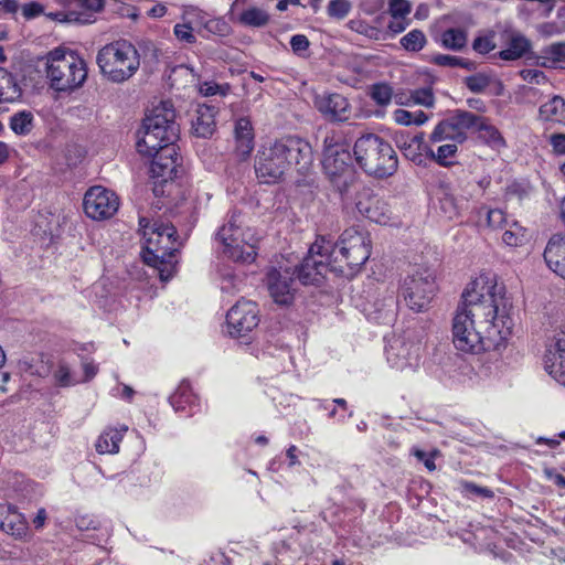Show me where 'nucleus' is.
Returning a JSON list of instances; mask_svg holds the SVG:
<instances>
[{
  "label": "nucleus",
  "instance_id": "obj_1",
  "mask_svg": "<svg viewBox=\"0 0 565 565\" xmlns=\"http://www.w3.org/2000/svg\"><path fill=\"white\" fill-rule=\"evenodd\" d=\"M512 305L495 276L480 274L465 288L452 319L458 351L479 354L499 350L512 333Z\"/></svg>",
  "mask_w": 565,
  "mask_h": 565
},
{
  "label": "nucleus",
  "instance_id": "obj_2",
  "mask_svg": "<svg viewBox=\"0 0 565 565\" xmlns=\"http://www.w3.org/2000/svg\"><path fill=\"white\" fill-rule=\"evenodd\" d=\"M312 162L309 142L287 137L262 146L256 156L255 172L263 183L278 182L291 164L306 169Z\"/></svg>",
  "mask_w": 565,
  "mask_h": 565
},
{
  "label": "nucleus",
  "instance_id": "obj_3",
  "mask_svg": "<svg viewBox=\"0 0 565 565\" xmlns=\"http://www.w3.org/2000/svg\"><path fill=\"white\" fill-rule=\"evenodd\" d=\"M139 225L145 239V263L158 269L161 280H169L174 275L178 264L175 253L179 244L174 226L161 221L151 223L145 217L139 220Z\"/></svg>",
  "mask_w": 565,
  "mask_h": 565
},
{
  "label": "nucleus",
  "instance_id": "obj_4",
  "mask_svg": "<svg viewBox=\"0 0 565 565\" xmlns=\"http://www.w3.org/2000/svg\"><path fill=\"white\" fill-rule=\"evenodd\" d=\"M179 125L175 110L170 100H161L153 106L143 119L137 136V151L142 156H152L163 147L175 146Z\"/></svg>",
  "mask_w": 565,
  "mask_h": 565
},
{
  "label": "nucleus",
  "instance_id": "obj_5",
  "mask_svg": "<svg viewBox=\"0 0 565 565\" xmlns=\"http://www.w3.org/2000/svg\"><path fill=\"white\" fill-rule=\"evenodd\" d=\"M353 151L359 166L370 175L386 178L397 170L395 150L388 141L377 135L361 136L355 141Z\"/></svg>",
  "mask_w": 565,
  "mask_h": 565
},
{
  "label": "nucleus",
  "instance_id": "obj_6",
  "mask_svg": "<svg viewBox=\"0 0 565 565\" xmlns=\"http://www.w3.org/2000/svg\"><path fill=\"white\" fill-rule=\"evenodd\" d=\"M96 62L107 81L120 84L137 73L140 55L134 44L118 40L104 45L97 53Z\"/></svg>",
  "mask_w": 565,
  "mask_h": 565
},
{
  "label": "nucleus",
  "instance_id": "obj_7",
  "mask_svg": "<svg viewBox=\"0 0 565 565\" xmlns=\"http://www.w3.org/2000/svg\"><path fill=\"white\" fill-rule=\"evenodd\" d=\"M46 76L55 90L71 92L86 81V63L73 51L54 49L46 57Z\"/></svg>",
  "mask_w": 565,
  "mask_h": 565
},
{
  "label": "nucleus",
  "instance_id": "obj_8",
  "mask_svg": "<svg viewBox=\"0 0 565 565\" xmlns=\"http://www.w3.org/2000/svg\"><path fill=\"white\" fill-rule=\"evenodd\" d=\"M241 215L233 213L230 220L218 230L216 239L222 253L230 259L241 263H253L257 255V237L252 228L242 226Z\"/></svg>",
  "mask_w": 565,
  "mask_h": 565
},
{
  "label": "nucleus",
  "instance_id": "obj_9",
  "mask_svg": "<svg viewBox=\"0 0 565 565\" xmlns=\"http://www.w3.org/2000/svg\"><path fill=\"white\" fill-rule=\"evenodd\" d=\"M328 270L343 273V265L338 264L333 243L323 236L310 246L308 256L298 268V278L303 285L319 284Z\"/></svg>",
  "mask_w": 565,
  "mask_h": 565
},
{
  "label": "nucleus",
  "instance_id": "obj_10",
  "mask_svg": "<svg viewBox=\"0 0 565 565\" xmlns=\"http://www.w3.org/2000/svg\"><path fill=\"white\" fill-rule=\"evenodd\" d=\"M434 273L428 268H413L404 278L401 294L406 305L414 311L426 310L436 292Z\"/></svg>",
  "mask_w": 565,
  "mask_h": 565
},
{
  "label": "nucleus",
  "instance_id": "obj_11",
  "mask_svg": "<svg viewBox=\"0 0 565 565\" xmlns=\"http://www.w3.org/2000/svg\"><path fill=\"white\" fill-rule=\"evenodd\" d=\"M334 256H338V264L345 262L350 269H355L365 264L371 255V239L366 231L360 226H351L340 235Z\"/></svg>",
  "mask_w": 565,
  "mask_h": 565
},
{
  "label": "nucleus",
  "instance_id": "obj_12",
  "mask_svg": "<svg viewBox=\"0 0 565 565\" xmlns=\"http://www.w3.org/2000/svg\"><path fill=\"white\" fill-rule=\"evenodd\" d=\"M478 124V116L466 110H456L447 119L441 120L429 136V143L454 141L462 143L467 140L468 131Z\"/></svg>",
  "mask_w": 565,
  "mask_h": 565
},
{
  "label": "nucleus",
  "instance_id": "obj_13",
  "mask_svg": "<svg viewBox=\"0 0 565 565\" xmlns=\"http://www.w3.org/2000/svg\"><path fill=\"white\" fill-rule=\"evenodd\" d=\"M228 333L241 338L252 332L259 323V310L256 302L250 300L237 301L227 312Z\"/></svg>",
  "mask_w": 565,
  "mask_h": 565
},
{
  "label": "nucleus",
  "instance_id": "obj_14",
  "mask_svg": "<svg viewBox=\"0 0 565 565\" xmlns=\"http://www.w3.org/2000/svg\"><path fill=\"white\" fill-rule=\"evenodd\" d=\"M84 211L93 220L110 218L119 207V199L115 192L100 186H92L84 196Z\"/></svg>",
  "mask_w": 565,
  "mask_h": 565
},
{
  "label": "nucleus",
  "instance_id": "obj_15",
  "mask_svg": "<svg viewBox=\"0 0 565 565\" xmlns=\"http://www.w3.org/2000/svg\"><path fill=\"white\" fill-rule=\"evenodd\" d=\"M420 353V342L395 338L386 350V359L393 369L399 371L414 370L419 365Z\"/></svg>",
  "mask_w": 565,
  "mask_h": 565
},
{
  "label": "nucleus",
  "instance_id": "obj_16",
  "mask_svg": "<svg viewBox=\"0 0 565 565\" xmlns=\"http://www.w3.org/2000/svg\"><path fill=\"white\" fill-rule=\"evenodd\" d=\"M356 209L363 216L380 225H388L392 222V210L388 203L369 190H363L359 194Z\"/></svg>",
  "mask_w": 565,
  "mask_h": 565
},
{
  "label": "nucleus",
  "instance_id": "obj_17",
  "mask_svg": "<svg viewBox=\"0 0 565 565\" xmlns=\"http://www.w3.org/2000/svg\"><path fill=\"white\" fill-rule=\"evenodd\" d=\"M267 288L276 303L288 306L292 302L296 287L288 269H270L267 274Z\"/></svg>",
  "mask_w": 565,
  "mask_h": 565
},
{
  "label": "nucleus",
  "instance_id": "obj_18",
  "mask_svg": "<svg viewBox=\"0 0 565 565\" xmlns=\"http://www.w3.org/2000/svg\"><path fill=\"white\" fill-rule=\"evenodd\" d=\"M544 367L553 379L565 386V331L562 330L554 335L544 355Z\"/></svg>",
  "mask_w": 565,
  "mask_h": 565
},
{
  "label": "nucleus",
  "instance_id": "obj_19",
  "mask_svg": "<svg viewBox=\"0 0 565 565\" xmlns=\"http://www.w3.org/2000/svg\"><path fill=\"white\" fill-rule=\"evenodd\" d=\"M152 159L150 172L162 182L172 180L178 173V157L175 146H168L150 156Z\"/></svg>",
  "mask_w": 565,
  "mask_h": 565
},
{
  "label": "nucleus",
  "instance_id": "obj_20",
  "mask_svg": "<svg viewBox=\"0 0 565 565\" xmlns=\"http://www.w3.org/2000/svg\"><path fill=\"white\" fill-rule=\"evenodd\" d=\"M0 530L18 540L29 536V524L15 507L0 503Z\"/></svg>",
  "mask_w": 565,
  "mask_h": 565
},
{
  "label": "nucleus",
  "instance_id": "obj_21",
  "mask_svg": "<svg viewBox=\"0 0 565 565\" xmlns=\"http://www.w3.org/2000/svg\"><path fill=\"white\" fill-rule=\"evenodd\" d=\"M315 104L318 110L331 120L344 121L350 118V104L348 99L340 94L318 96Z\"/></svg>",
  "mask_w": 565,
  "mask_h": 565
},
{
  "label": "nucleus",
  "instance_id": "obj_22",
  "mask_svg": "<svg viewBox=\"0 0 565 565\" xmlns=\"http://www.w3.org/2000/svg\"><path fill=\"white\" fill-rule=\"evenodd\" d=\"M351 154L345 149H340V151L335 152H327L323 154L322 166L326 173L330 177L333 182H337L338 179H344L343 183H347L348 175L351 174Z\"/></svg>",
  "mask_w": 565,
  "mask_h": 565
},
{
  "label": "nucleus",
  "instance_id": "obj_23",
  "mask_svg": "<svg viewBox=\"0 0 565 565\" xmlns=\"http://www.w3.org/2000/svg\"><path fill=\"white\" fill-rule=\"evenodd\" d=\"M435 196L440 212L447 220L457 218L467 203L465 198H458L452 188L444 182L438 184Z\"/></svg>",
  "mask_w": 565,
  "mask_h": 565
},
{
  "label": "nucleus",
  "instance_id": "obj_24",
  "mask_svg": "<svg viewBox=\"0 0 565 565\" xmlns=\"http://www.w3.org/2000/svg\"><path fill=\"white\" fill-rule=\"evenodd\" d=\"M234 141L235 156L239 160L247 159L254 149V129L247 117H241L235 121Z\"/></svg>",
  "mask_w": 565,
  "mask_h": 565
},
{
  "label": "nucleus",
  "instance_id": "obj_25",
  "mask_svg": "<svg viewBox=\"0 0 565 565\" xmlns=\"http://www.w3.org/2000/svg\"><path fill=\"white\" fill-rule=\"evenodd\" d=\"M544 259L551 270L565 280V235H554L550 238Z\"/></svg>",
  "mask_w": 565,
  "mask_h": 565
},
{
  "label": "nucleus",
  "instance_id": "obj_26",
  "mask_svg": "<svg viewBox=\"0 0 565 565\" xmlns=\"http://www.w3.org/2000/svg\"><path fill=\"white\" fill-rule=\"evenodd\" d=\"M215 115V107L205 104L199 105L192 120L193 134L201 138L211 137L216 128Z\"/></svg>",
  "mask_w": 565,
  "mask_h": 565
},
{
  "label": "nucleus",
  "instance_id": "obj_27",
  "mask_svg": "<svg viewBox=\"0 0 565 565\" xmlns=\"http://www.w3.org/2000/svg\"><path fill=\"white\" fill-rule=\"evenodd\" d=\"M126 425L120 428L106 429L96 441V450L99 454H117L119 451V444L122 440L124 434L127 431Z\"/></svg>",
  "mask_w": 565,
  "mask_h": 565
},
{
  "label": "nucleus",
  "instance_id": "obj_28",
  "mask_svg": "<svg viewBox=\"0 0 565 565\" xmlns=\"http://www.w3.org/2000/svg\"><path fill=\"white\" fill-rule=\"evenodd\" d=\"M539 117L543 121H552L565 126V99L561 96L552 97L541 105Z\"/></svg>",
  "mask_w": 565,
  "mask_h": 565
},
{
  "label": "nucleus",
  "instance_id": "obj_29",
  "mask_svg": "<svg viewBox=\"0 0 565 565\" xmlns=\"http://www.w3.org/2000/svg\"><path fill=\"white\" fill-rule=\"evenodd\" d=\"M426 156L436 161L441 167H450L455 163L458 153V143L450 141L437 147L434 150L428 143L423 146Z\"/></svg>",
  "mask_w": 565,
  "mask_h": 565
},
{
  "label": "nucleus",
  "instance_id": "obj_30",
  "mask_svg": "<svg viewBox=\"0 0 565 565\" xmlns=\"http://www.w3.org/2000/svg\"><path fill=\"white\" fill-rule=\"evenodd\" d=\"M531 49V42L521 33H512L505 50L498 53L503 61H516L521 58Z\"/></svg>",
  "mask_w": 565,
  "mask_h": 565
},
{
  "label": "nucleus",
  "instance_id": "obj_31",
  "mask_svg": "<svg viewBox=\"0 0 565 565\" xmlns=\"http://www.w3.org/2000/svg\"><path fill=\"white\" fill-rule=\"evenodd\" d=\"M503 230L502 242L509 247H521L530 241L529 231L515 220L507 222Z\"/></svg>",
  "mask_w": 565,
  "mask_h": 565
},
{
  "label": "nucleus",
  "instance_id": "obj_32",
  "mask_svg": "<svg viewBox=\"0 0 565 565\" xmlns=\"http://www.w3.org/2000/svg\"><path fill=\"white\" fill-rule=\"evenodd\" d=\"M22 90L14 76L0 67V104L14 103L21 97Z\"/></svg>",
  "mask_w": 565,
  "mask_h": 565
},
{
  "label": "nucleus",
  "instance_id": "obj_33",
  "mask_svg": "<svg viewBox=\"0 0 565 565\" xmlns=\"http://www.w3.org/2000/svg\"><path fill=\"white\" fill-rule=\"evenodd\" d=\"M269 21V13L265 9L256 6L246 8L237 17V22L248 28H264Z\"/></svg>",
  "mask_w": 565,
  "mask_h": 565
},
{
  "label": "nucleus",
  "instance_id": "obj_34",
  "mask_svg": "<svg viewBox=\"0 0 565 565\" xmlns=\"http://www.w3.org/2000/svg\"><path fill=\"white\" fill-rule=\"evenodd\" d=\"M541 65L556 68L565 64V42H555L542 49Z\"/></svg>",
  "mask_w": 565,
  "mask_h": 565
},
{
  "label": "nucleus",
  "instance_id": "obj_35",
  "mask_svg": "<svg viewBox=\"0 0 565 565\" xmlns=\"http://www.w3.org/2000/svg\"><path fill=\"white\" fill-rule=\"evenodd\" d=\"M479 132V139L489 145L493 149L504 147L505 142L500 131L489 124L484 118L478 116V124L475 128Z\"/></svg>",
  "mask_w": 565,
  "mask_h": 565
},
{
  "label": "nucleus",
  "instance_id": "obj_36",
  "mask_svg": "<svg viewBox=\"0 0 565 565\" xmlns=\"http://www.w3.org/2000/svg\"><path fill=\"white\" fill-rule=\"evenodd\" d=\"M467 32L460 28H450L440 35L441 45L451 51H461L467 45Z\"/></svg>",
  "mask_w": 565,
  "mask_h": 565
},
{
  "label": "nucleus",
  "instance_id": "obj_37",
  "mask_svg": "<svg viewBox=\"0 0 565 565\" xmlns=\"http://www.w3.org/2000/svg\"><path fill=\"white\" fill-rule=\"evenodd\" d=\"M427 43L425 33L419 29H413L399 40L401 46L407 52H419Z\"/></svg>",
  "mask_w": 565,
  "mask_h": 565
},
{
  "label": "nucleus",
  "instance_id": "obj_38",
  "mask_svg": "<svg viewBox=\"0 0 565 565\" xmlns=\"http://www.w3.org/2000/svg\"><path fill=\"white\" fill-rule=\"evenodd\" d=\"M431 63L438 65V66H443V67H461V68H466V70H475L476 68V63L470 61V60H467V58H462V57H458V56H454V55H448V54H436V55H433L431 56Z\"/></svg>",
  "mask_w": 565,
  "mask_h": 565
},
{
  "label": "nucleus",
  "instance_id": "obj_39",
  "mask_svg": "<svg viewBox=\"0 0 565 565\" xmlns=\"http://www.w3.org/2000/svg\"><path fill=\"white\" fill-rule=\"evenodd\" d=\"M32 115L28 111H21L13 115L10 119V128L17 135H28L32 129Z\"/></svg>",
  "mask_w": 565,
  "mask_h": 565
},
{
  "label": "nucleus",
  "instance_id": "obj_40",
  "mask_svg": "<svg viewBox=\"0 0 565 565\" xmlns=\"http://www.w3.org/2000/svg\"><path fill=\"white\" fill-rule=\"evenodd\" d=\"M352 10L350 0H330L327 7L328 15L332 19L343 20Z\"/></svg>",
  "mask_w": 565,
  "mask_h": 565
},
{
  "label": "nucleus",
  "instance_id": "obj_41",
  "mask_svg": "<svg viewBox=\"0 0 565 565\" xmlns=\"http://www.w3.org/2000/svg\"><path fill=\"white\" fill-rule=\"evenodd\" d=\"M497 47L494 33L478 35L472 42V50L481 55L488 54Z\"/></svg>",
  "mask_w": 565,
  "mask_h": 565
},
{
  "label": "nucleus",
  "instance_id": "obj_42",
  "mask_svg": "<svg viewBox=\"0 0 565 565\" xmlns=\"http://www.w3.org/2000/svg\"><path fill=\"white\" fill-rule=\"evenodd\" d=\"M371 97L381 106H385L391 103L393 97L392 87L387 84L380 83L374 84L371 87Z\"/></svg>",
  "mask_w": 565,
  "mask_h": 565
},
{
  "label": "nucleus",
  "instance_id": "obj_43",
  "mask_svg": "<svg viewBox=\"0 0 565 565\" xmlns=\"http://www.w3.org/2000/svg\"><path fill=\"white\" fill-rule=\"evenodd\" d=\"M487 225L491 230H503L507 226V222H510L505 214L499 209L486 210Z\"/></svg>",
  "mask_w": 565,
  "mask_h": 565
},
{
  "label": "nucleus",
  "instance_id": "obj_44",
  "mask_svg": "<svg viewBox=\"0 0 565 565\" xmlns=\"http://www.w3.org/2000/svg\"><path fill=\"white\" fill-rule=\"evenodd\" d=\"M465 84L472 93H482L490 85V76L477 73L466 77Z\"/></svg>",
  "mask_w": 565,
  "mask_h": 565
},
{
  "label": "nucleus",
  "instance_id": "obj_45",
  "mask_svg": "<svg viewBox=\"0 0 565 565\" xmlns=\"http://www.w3.org/2000/svg\"><path fill=\"white\" fill-rule=\"evenodd\" d=\"M412 11V4L408 0H390L388 13L392 18H407Z\"/></svg>",
  "mask_w": 565,
  "mask_h": 565
},
{
  "label": "nucleus",
  "instance_id": "obj_46",
  "mask_svg": "<svg viewBox=\"0 0 565 565\" xmlns=\"http://www.w3.org/2000/svg\"><path fill=\"white\" fill-rule=\"evenodd\" d=\"M173 33L181 42L193 44L196 41L190 22L177 23L173 28Z\"/></svg>",
  "mask_w": 565,
  "mask_h": 565
},
{
  "label": "nucleus",
  "instance_id": "obj_47",
  "mask_svg": "<svg viewBox=\"0 0 565 565\" xmlns=\"http://www.w3.org/2000/svg\"><path fill=\"white\" fill-rule=\"evenodd\" d=\"M54 380L60 386H70L75 384L71 369L65 363H60L54 371Z\"/></svg>",
  "mask_w": 565,
  "mask_h": 565
},
{
  "label": "nucleus",
  "instance_id": "obj_48",
  "mask_svg": "<svg viewBox=\"0 0 565 565\" xmlns=\"http://www.w3.org/2000/svg\"><path fill=\"white\" fill-rule=\"evenodd\" d=\"M461 491L467 494H473L482 498H492L493 491L487 487H480L469 481L460 482Z\"/></svg>",
  "mask_w": 565,
  "mask_h": 565
},
{
  "label": "nucleus",
  "instance_id": "obj_49",
  "mask_svg": "<svg viewBox=\"0 0 565 565\" xmlns=\"http://www.w3.org/2000/svg\"><path fill=\"white\" fill-rule=\"evenodd\" d=\"M290 46L296 55L303 57L310 46V42L306 35L296 34L290 39Z\"/></svg>",
  "mask_w": 565,
  "mask_h": 565
},
{
  "label": "nucleus",
  "instance_id": "obj_50",
  "mask_svg": "<svg viewBox=\"0 0 565 565\" xmlns=\"http://www.w3.org/2000/svg\"><path fill=\"white\" fill-rule=\"evenodd\" d=\"M395 298L393 295H390L384 299V302L381 308H375V312L379 313V316L375 317V319L379 320H387L393 317L394 309H395Z\"/></svg>",
  "mask_w": 565,
  "mask_h": 565
},
{
  "label": "nucleus",
  "instance_id": "obj_51",
  "mask_svg": "<svg viewBox=\"0 0 565 565\" xmlns=\"http://www.w3.org/2000/svg\"><path fill=\"white\" fill-rule=\"evenodd\" d=\"M341 137L334 132L328 134L323 140V154L330 152L340 151V149L348 148L347 145L340 142Z\"/></svg>",
  "mask_w": 565,
  "mask_h": 565
},
{
  "label": "nucleus",
  "instance_id": "obj_52",
  "mask_svg": "<svg viewBox=\"0 0 565 565\" xmlns=\"http://www.w3.org/2000/svg\"><path fill=\"white\" fill-rule=\"evenodd\" d=\"M520 76L530 84H544L547 82L545 74L540 70H522Z\"/></svg>",
  "mask_w": 565,
  "mask_h": 565
},
{
  "label": "nucleus",
  "instance_id": "obj_53",
  "mask_svg": "<svg viewBox=\"0 0 565 565\" xmlns=\"http://www.w3.org/2000/svg\"><path fill=\"white\" fill-rule=\"evenodd\" d=\"M416 104L430 107L434 105V95L429 88L417 89L412 95Z\"/></svg>",
  "mask_w": 565,
  "mask_h": 565
},
{
  "label": "nucleus",
  "instance_id": "obj_54",
  "mask_svg": "<svg viewBox=\"0 0 565 565\" xmlns=\"http://www.w3.org/2000/svg\"><path fill=\"white\" fill-rule=\"evenodd\" d=\"M349 28L360 34L367 35L372 38L375 33H377V30L367 23H365L362 20H351L348 23Z\"/></svg>",
  "mask_w": 565,
  "mask_h": 565
},
{
  "label": "nucleus",
  "instance_id": "obj_55",
  "mask_svg": "<svg viewBox=\"0 0 565 565\" xmlns=\"http://www.w3.org/2000/svg\"><path fill=\"white\" fill-rule=\"evenodd\" d=\"M44 12V8L39 2H29L22 7V14L26 20L34 19Z\"/></svg>",
  "mask_w": 565,
  "mask_h": 565
},
{
  "label": "nucleus",
  "instance_id": "obj_56",
  "mask_svg": "<svg viewBox=\"0 0 565 565\" xmlns=\"http://www.w3.org/2000/svg\"><path fill=\"white\" fill-rule=\"evenodd\" d=\"M19 8L20 4L18 0H0V19L15 14Z\"/></svg>",
  "mask_w": 565,
  "mask_h": 565
},
{
  "label": "nucleus",
  "instance_id": "obj_57",
  "mask_svg": "<svg viewBox=\"0 0 565 565\" xmlns=\"http://www.w3.org/2000/svg\"><path fill=\"white\" fill-rule=\"evenodd\" d=\"M46 17L54 21L60 22H82V20L75 15L73 11L70 12H50L46 14Z\"/></svg>",
  "mask_w": 565,
  "mask_h": 565
},
{
  "label": "nucleus",
  "instance_id": "obj_58",
  "mask_svg": "<svg viewBox=\"0 0 565 565\" xmlns=\"http://www.w3.org/2000/svg\"><path fill=\"white\" fill-rule=\"evenodd\" d=\"M553 151L557 154H565V134H553L550 137Z\"/></svg>",
  "mask_w": 565,
  "mask_h": 565
},
{
  "label": "nucleus",
  "instance_id": "obj_59",
  "mask_svg": "<svg viewBox=\"0 0 565 565\" xmlns=\"http://www.w3.org/2000/svg\"><path fill=\"white\" fill-rule=\"evenodd\" d=\"M394 120L404 126H408L413 124V113L405 109H396L393 114Z\"/></svg>",
  "mask_w": 565,
  "mask_h": 565
},
{
  "label": "nucleus",
  "instance_id": "obj_60",
  "mask_svg": "<svg viewBox=\"0 0 565 565\" xmlns=\"http://www.w3.org/2000/svg\"><path fill=\"white\" fill-rule=\"evenodd\" d=\"M408 24L409 21L406 20V18H392L387 28L394 34H398L402 33L407 28Z\"/></svg>",
  "mask_w": 565,
  "mask_h": 565
},
{
  "label": "nucleus",
  "instance_id": "obj_61",
  "mask_svg": "<svg viewBox=\"0 0 565 565\" xmlns=\"http://www.w3.org/2000/svg\"><path fill=\"white\" fill-rule=\"evenodd\" d=\"M413 454L418 460L423 461V463L429 471H434L436 469L433 456H427V454L420 449H415Z\"/></svg>",
  "mask_w": 565,
  "mask_h": 565
},
{
  "label": "nucleus",
  "instance_id": "obj_62",
  "mask_svg": "<svg viewBox=\"0 0 565 565\" xmlns=\"http://www.w3.org/2000/svg\"><path fill=\"white\" fill-rule=\"evenodd\" d=\"M544 473H545L547 480L552 481L558 488H562V489L565 488V477L563 475L558 473L554 469H545Z\"/></svg>",
  "mask_w": 565,
  "mask_h": 565
},
{
  "label": "nucleus",
  "instance_id": "obj_63",
  "mask_svg": "<svg viewBox=\"0 0 565 565\" xmlns=\"http://www.w3.org/2000/svg\"><path fill=\"white\" fill-rule=\"evenodd\" d=\"M539 32L544 38H551L561 33L559 28L554 23H543L539 26Z\"/></svg>",
  "mask_w": 565,
  "mask_h": 565
},
{
  "label": "nucleus",
  "instance_id": "obj_64",
  "mask_svg": "<svg viewBox=\"0 0 565 565\" xmlns=\"http://www.w3.org/2000/svg\"><path fill=\"white\" fill-rule=\"evenodd\" d=\"M75 522L76 526L82 531L96 527L95 521L87 515L76 518Z\"/></svg>",
  "mask_w": 565,
  "mask_h": 565
}]
</instances>
